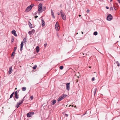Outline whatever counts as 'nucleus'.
I'll return each instance as SVG.
<instances>
[{
    "mask_svg": "<svg viewBox=\"0 0 120 120\" xmlns=\"http://www.w3.org/2000/svg\"><path fill=\"white\" fill-rule=\"evenodd\" d=\"M34 113L33 112H29L27 114V117H31L34 115Z\"/></svg>",
    "mask_w": 120,
    "mask_h": 120,
    "instance_id": "f257e3e1",
    "label": "nucleus"
},
{
    "mask_svg": "<svg viewBox=\"0 0 120 120\" xmlns=\"http://www.w3.org/2000/svg\"><path fill=\"white\" fill-rule=\"evenodd\" d=\"M112 19V17L110 14H109L107 18V19L108 20L111 21Z\"/></svg>",
    "mask_w": 120,
    "mask_h": 120,
    "instance_id": "f03ea898",
    "label": "nucleus"
},
{
    "mask_svg": "<svg viewBox=\"0 0 120 120\" xmlns=\"http://www.w3.org/2000/svg\"><path fill=\"white\" fill-rule=\"evenodd\" d=\"M55 27L57 31H58L59 30L60 27L58 24V22H57L56 23Z\"/></svg>",
    "mask_w": 120,
    "mask_h": 120,
    "instance_id": "7ed1b4c3",
    "label": "nucleus"
},
{
    "mask_svg": "<svg viewBox=\"0 0 120 120\" xmlns=\"http://www.w3.org/2000/svg\"><path fill=\"white\" fill-rule=\"evenodd\" d=\"M31 7L29 6L28 7L26 8L25 11L26 12H28L30 11L31 9Z\"/></svg>",
    "mask_w": 120,
    "mask_h": 120,
    "instance_id": "20e7f679",
    "label": "nucleus"
},
{
    "mask_svg": "<svg viewBox=\"0 0 120 120\" xmlns=\"http://www.w3.org/2000/svg\"><path fill=\"white\" fill-rule=\"evenodd\" d=\"M42 4H41L40 3L38 5V11H40L42 9Z\"/></svg>",
    "mask_w": 120,
    "mask_h": 120,
    "instance_id": "39448f33",
    "label": "nucleus"
},
{
    "mask_svg": "<svg viewBox=\"0 0 120 120\" xmlns=\"http://www.w3.org/2000/svg\"><path fill=\"white\" fill-rule=\"evenodd\" d=\"M66 87L67 90L68 91L70 90V83H68L66 84Z\"/></svg>",
    "mask_w": 120,
    "mask_h": 120,
    "instance_id": "423d86ee",
    "label": "nucleus"
},
{
    "mask_svg": "<svg viewBox=\"0 0 120 120\" xmlns=\"http://www.w3.org/2000/svg\"><path fill=\"white\" fill-rule=\"evenodd\" d=\"M12 71V67H10L8 71L9 74H11Z\"/></svg>",
    "mask_w": 120,
    "mask_h": 120,
    "instance_id": "0eeeda50",
    "label": "nucleus"
},
{
    "mask_svg": "<svg viewBox=\"0 0 120 120\" xmlns=\"http://www.w3.org/2000/svg\"><path fill=\"white\" fill-rule=\"evenodd\" d=\"M41 21H42V26L43 27V26H44L45 25V23L43 19H41Z\"/></svg>",
    "mask_w": 120,
    "mask_h": 120,
    "instance_id": "6e6552de",
    "label": "nucleus"
},
{
    "mask_svg": "<svg viewBox=\"0 0 120 120\" xmlns=\"http://www.w3.org/2000/svg\"><path fill=\"white\" fill-rule=\"evenodd\" d=\"M12 33L15 36H17V35L16 33V31L14 30H13L12 31Z\"/></svg>",
    "mask_w": 120,
    "mask_h": 120,
    "instance_id": "1a4fd4ad",
    "label": "nucleus"
},
{
    "mask_svg": "<svg viewBox=\"0 0 120 120\" xmlns=\"http://www.w3.org/2000/svg\"><path fill=\"white\" fill-rule=\"evenodd\" d=\"M63 99L64 98L62 97L61 96L57 100L58 102H59L60 101Z\"/></svg>",
    "mask_w": 120,
    "mask_h": 120,
    "instance_id": "9d476101",
    "label": "nucleus"
},
{
    "mask_svg": "<svg viewBox=\"0 0 120 120\" xmlns=\"http://www.w3.org/2000/svg\"><path fill=\"white\" fill-rule=\"evenodd\" d=\"M61 16L63 19L64 20H65L66 19V16L64 14L61 15Z\"/></svg>",
    "mask_w": 120,
    "mask_h": 120,
    "instance_id": "9b49d317",
    "label": "nucleus"
},
{
    "mask_svg": "<svg viewBox=\"0 0 120 120\" xmlns=\"http://www.w3.org/2000/svg\"><path fill=\"white\" fill-rule=\"evenodd\" d=\"M51 15L52 17L53 18H55V17L54 16V13L53 11L51 9Z\"/></svg>",
    "mask_w": 120,
    "mask_h": 120,
    "instance_id": "f8f14e48",
    "label": "nucleus"
},
{
    "mask_svg": "<svg viewBox=\"0 0 120 120\" xmlns=\"http://www.w3.org/2000/svg\"><path fill=\"white\" fill-rule=\"evenodd\" d=\"M56 102V100H53L52 101L51 104L52 105H54Z\"/></svg>",
    "mask_w": 120,
    "mask_h": 120,
    "instance_id": "ddd939ff",
    "label": "nucleus"
},
{
    "mask_svg": "<svg viewBox=\"0 0 120 120\" xmlns=\"http://www.w3.org/2000/svg\"><path fill=\"white\" fill-rule=\"evenodd\" d=\"M97 90V88H94V96H95V94L96 93V91Z\"/></svg>",
    "mask_w": 120,
    "mask_h": 120,
    "instance_id": "4468645a",
    "label": "nucleus"
},
{
    "mask_svg": "<svg viewBox=\"0 0 120 120\" xmlns=\"http://www.w3.org/2000/svg\"><path fill=\"white\" fill-rule=\"evenodd\" d=\"M36 52H38L39 51V47L38 46H37L36 48Z\"/></svg>",
    "mask_w": 120,
    "mask_h": 120,
    "instance_id": "2eb2a0df",
    "label": "nucleus"
},
{
    "mask_svg": "<svg viewBox=\"0 0 120 120\" xmlns=\"http://www.w3.org/2000/svg\"><path fill=\"white\" fill-rule=\"evenodd\" d=\"M29 25L30 27V28H32V25L31 24V23L29 21Z\"/></svg>",
    "mask_w": 120,
    "mask_h": 120,
    "instance_id": "dca6fc26",
    "label": "nucleus"
},
{
    "mask_svg": "<svg viewBox=\"0 0 120 120\" xmlns=\"http://www.w3.org/2000/svg\"><path fill=\"white\" fill-rule=\"evenodd\" d=\"M26 90V88L25 87H23L22 88V90L23 91H25Z\"/></svg>",
    "mask_w": 120,
    "mask_h": 120,
    "instance_id": "f3484780",
    "label": "nucleus"
},
{
    "mask_svg": "<svg viewBox=\"0 0 120 120\" xmlns=\"http://www.w3.org/2000/svg\"><path fill=\"white\" fill-rule=\"evenodd\" d=\"M61 96L64 99V98H65V97H66V96H67V95L65 94H63Z\"/></svg>",
    "mask_w": 120,
    "mask_h": 120,
    "instance_id": "a211bd4d",
    "label": "nucleus"
},
{
    "mask_svg": "<svg viewBox=\"0 0 120 120\" xmlns=\"http://www.w3.org/2000/svg\"><path fill=\"white\" fill-rule=\"evenodd\" d=\"M26 38H24L23 39V40L24 43H25L26 42Z\"/></svg>",
    "mask_w": 120,
    "mask_h": 120,
    "instance_id": "6ab92c4d",
    "label": "nucleus"
},
{
    "mask_svg": "<svg viewBox=\"0 0 120 120\" xmlns=\"http://www.w3.org/2000/svg\"><path fill=\"white\" fill-rule=\"evenodd\" d=\"M14 94V92H13L10 95V98H12Z\"/></svg>",
    "mask_w": 120,
    "mask_h": 120,
    "instance_id": "aec40b11",
    "label": "nucleus"
},
{
    "mask_svg": "<svg viewBox=\"0 0 120 120\" xmlns=\"http://www.w3.org/2000/svg\"><path fill=\"white\" fill-rule=\"evenodd\" d=\"M15 98L17 99H18L19 98V96L17 95V94H15Z\"/></svg>",
    "mask_w": 120,
    "mask_h": 120,
    "instance_id": "412c9836",
    "label": "nucleus"
},
{
    "mask_svg": "<svg viewBox=\"0 0 120 120\" xmlns=\"http://www.w3.org/2000/svg\"><path fill=\"white\" fill-rule=\"evenodd\" d=\"M93 34L95 35H96L98 34V32L96 31H95L94 32Z\"/></svg>",
    "mask_w": 120,
    "mask_h": 120,
    "instance_id": "4be33fe9",
    "label": "nucleus"
},
{
    "mask_svg": "<svg viewBox=\"0 0 120 120\" xmlns=\"http://www.w3.org/2000/svg\"><path fill=\"white\" fill-rule=\"evenodd\" d=\"M23 99L22 100V101H19V103H18L20 105V104H22V103H23Z\"/></svg>",
    "mask_w": 120,
    "mask_h": 120,
    "instance_id": "5701e85b",
    "label": "nucleus"
},
{
    "mask_svg": "<svg viewBox=\"0 0 120 120\" xmlns=\"http://www.w3.org/2000/svg\"><path fill=\"white\" fill-rule=\"evenodd\" d=\"M20 105V104L19 103H18L17 105H16L15 106L17 108H18L19 107V106Z\"/></svg>",
    "mask_w": 120,
    "mask_h": 120,
    "instance_id": "b1692460",
    "label": "nucleus"
},
{
    "mask_svg": "<svg viewBox=\"0 0 120 120\" xmlns=\"http://www.w3.org/2000/svg\"><path fill=\"white\" fill-rule=\"evenodd\" d=\"M37 67V65H35L34 66V67H33V69L34 70Z\"/></svg>",
    "mask_w": 120,
    "mask_h": 120,
    "instance_id": "393cba45",
    "label": "nucleus"
},
{
    "mask_svg": "<svg viewBox=\"0 0 120 120\" xmlns=\"http://www.w3.org/2000/svg\"><path fill=\"white\" fill-rule=\"evenodd\" d=\"M23 41H22L21 44V47H23Z\"/></svg>",
    "mask_w": 120,
    "mask_h": 120,
    "instance_id": "a878e982",
    "label": "nucleus"
},
{
    "mask_svg": "<svg viewBox=\"0 0 120 120\" xmlns=\"http://www.w3.org/2000/svg\"><path fill=\"white\" fill-rule=\"evenodd\" d=\"M116 63L117 64V66L119 67L120 66V64L117 61H116Z\"/></svg>",
    "mask_w": 120,
    "mask_h": 120,
    "instance_id": "bb28decb",
    "label": "nucleus"
},
{
    "mask_svg": "<svg viewBox=\"0 0 120 120\" xmlns=\"http://www.w3.org/2000/svg\"><path fill=\"white\" fill-rule=\"evenodd\" d=\"M60 13H61V15H64V13H63V12L62 11V10L60 11Z\"/></svg>",
    "mask_w": 120,
    "mask_h": 120,
    "instance_id": "cd10ccee",
    "label": "nucleus"
},
{
    "mask_svg": "<svg viewBox=\"0 0 120 120\" xmlns=\"http://www.w3.org/2000/svg\"><path fill=\"white\" fill-rule=\"evenodd\" d=\"M34 6V4H31L30 6V7H31V8H32V7Z\"/></svg>",
    "mask_w": 120,
    "mask_h": 120,
    "instance_id": "c85d7f7f",
    "label": "nucleus"
},
{
    "mask_svg": "<svg viewBox=\"0 0 120 120\" xmlns=\"http://www.w3.org/2000/svg\"><path fill=\"white\" fill-rule=\"evenodd\" d=\"M63 66H61L60 67V68L61 70H62L63 69Z\"/></svg>",
    "mask_w": 120,
    "mask_h": 120,
    "instance_id": "c756f323",
    "label": "nucleus"
},
{
    "mask_svg": "<svg viewBox=\"0 0 120 120\" xmlns=\"http://www.w3.org/2000/svg\"><path fill=\"white\" fill-rule=\"evenodd\" d=\"M28 33L30 35H31L32 34V32L31 31H29L28 32Z\"/></svg>",
    "mask_w": 120,
    "mask_h": 120,
    "instance_id": "7c9ffc66",
    "label": "nucleus"
},
{
    "mask_svg": "<svg viewBox=\"0 0 120 120\" xmlns=\"http://www.w3.org/2000/svg\"><path fill=\"white\" fill-rule=\"evenodd\" d=\"M14 53H15L14 52H13L12 53L11 55L12 56H14Z\"/></svg>",
    "mask_w": 120,
    "mask_h": 120,
    "instance_id": "2f4dec72",
    "label": "nucleus"
},
{
    "mask_svg": "<svg viewBox=\"0 0 120 120\" xmlns=\"http://www.w3.org/2000/svg\"><path fill=\"white\" fill-rule=\"evenodd\" d=\"M31 32H32V33H33L34 34L35 32V31L34 30H33L31 31Z\"/></svg>",
    "mask_w": 120,
    "mask_h": 120,
    "instance_id": "473e14b6",
    "label": "nucleus"
},
{
    "mask_svg": "<svg viewBox=\"0 0 120 120\" xmlns=\"http://www.w3.org/2000/svg\"><path fill=\"white\" fill-rule=\"evenodd\" d=\"M110 10H113V8L112 7H111L110 8Z\"/></svg>",
    "mask_w": 120,
    "mask_h": 120,
    "instance_id": "72a5a7b5",
    "label": "nucleus"
},
{
    "mask_svg": "<svg viewBox=\"0 0 120 120\" xmlns=\"http://www.w3.org/2000/svg\"><path fill=\"white\" fill-rule=\"evenodd\" d=\"M30 98L31 100H32L33 99V96H31L30 97Z\"/></svg>",
    "mask_w": 120,
    "mask_h": 120,
    "instance_id": "f704fd0d",
    "label": "nucleus"
},
{
    "mask_svg": "<svg viewBox=\"0 0 120 120\" xmlns=\"http://www.w3.org/2000/svg\"><path fill=\"white\" fill-rule=\"evenodd\" d=\"M46 9V8L45 7H44V8H43L42 10L43 11H45Z\"/></svg>",
    "mask_w": 120,
    "mask_h": 120,
    "instance_id": "c9c22d12",
    "label": "nucleus"
},
{
    "mask_svg": "<svg viewBox=\"0 0 120 120\" xmlns=\"http://www.w3.org/2000/svg\"><path fill=\"white\" fill-rule=\"evenodd\" d=\"M14 38L13 37H12L11 38V42H13L14 41Z\"/></svg>",
    "mask_w": 120,
    "mask_h": 120,
    "instance_id": "e433bc0d",
    "label": "nucleus"
},
{
    "mask_svg": "<svg viewBox=\"0 0 120 120\" xmlns=\"http://www.w3.org/2000/svg\"><path fill=\"white\" fill-rule=\"evenodd\" d=\"M47 45V43L46 42L45 43V44H44V46L45 47H46V46Z\"/></svg>",
    "mask_w": 120,
    "mask_h": 120,
    "instance_id": "4c0bfd02",
    "label": "nucleus"
},
{
    "mask_svg": "<svg viewBox=\"0 0 120 120\" xmlns=\"http://www.w3.org/2000/svg\"><path fill=\"white\" fill-rule=\"evenodd\" d=\"M17 49V47H15L14 48V51H15Z\"/></svg>",
    "mask_w": 120,
    "mask_h": 120,
    "instance_id": "58836bf2",
    "label": "nucleus"
},
{
    "mask_svg": "<svg viewBox=\"0 0 120 120\" xmlns=\"http://www.w3.org/2000/svg\"><path fill=\"white\" fill-rule=\"evenodd\" d=\"M94 79H95L94 78V77H93V78H92V80L93 81H94Z\"/></svg>",
    "mask_w": 120,
    "mask_h": 120,
    "instance_id": "ea45409f",
    "label": "nucleus"
},
{
    "mask_svg": "<svg viewBox=\"0 0 120 120\" xmlns=\"http://www.w3.org/2000/svg\"><path fill=\"white\" fill-rule=\"evenodd\" d=\"M22 48L23 47H21V48L20 49V50L21 51L22 50Z\"/></svg>",
    "mask_w": 120,
    "mask_h": 120,
    "instance_id": "a19ab883",
    "label": "nucleus"
},
{
    "mask_svg": "<svg viewBox=\"0 0 120 120\" xmlns=\"http://www.w3.org/2000/svg\"><path fill=\"white\" fill-rule=\"evenodd\" d=\"M17 93H18L17 91H16L15 93V94H17Z\"/></svg>",
    "mask_w": 120,
    "mask_h": 120,
    "instance_id": "79ce46f5",
    "label": "nucleus"
},
{
    "mask_svg": "<svg viewBox=\"0 0 120 120\" xmlns=\"http://www.w3.org/2000/svg\"><path fill=\"white\" fill-rule=\"evenodd\" d=\"M38 17V16H35V19H36Z\"/></svg>",
    "mask_w": 120,
    "mask_h": 120,
    "instance_id": "37998d69",
    "label": "nucleus"
},
{
    "mask_svg": "<svg viewBox=\"0 0 120 120\" xmlns=\"http://www.w3.org/2000/svg\"><path fill=\"white\" fill-rule=\"evenodd\" d=\"M89 11H90V10H89V9H88L87 10V13H89Z\"/></svg>",
    "mask_w": 120,
    "mask_h": 120,
    "instance_id": "c03bdc74",
    "label": "nucleus"
},
{
    "mask_svg": "<svg viewBox=\"0 0 120 120\" xmlns=\"http://www.w3.org/2000/svg\"><path fill=\"white\" fill-rule=\"evenodd\" d=\"M105 7L107 9H109V7H108L107 6H106Z\"/></svg>",
    "mask_w": 120,
    "mask_h": 120,
    "instance_id": "a18cd8bd",
    "label": "nucleus"
},
{
    "mask_svg": "<svg viewBox=\"0 0 120 120\" xmlns=\"http://www.w3.org/2000/svg\"><path fill=\"white\" fill-rule=\"evenodd\" d=\"M35 0L36 1H43V0Z\"/></svg>",
    "mask_w": 120,
    "mask_h": 120,
    "instance_id": "49530a36",
    "label": "nucleus"
},
{
    "mask_svg": "<svg viewBox=\"0 0 120 120\" xmlns=\"http://www.w3.org/2000/svg\"><path fill=\"white\" fill-rule=\"evenodd\" d=\"M65 115L66 116L68 117V114H65Z\"/></svg>",
    "mask_w": 120,
    "mask_h": 120,
    "instance_id": "de8ad7c7",
    "label": "nucleus"
},
{
    "mask_svg": "<svg viewBox=\"0 0 120 120\" xmlns=\"http://www.w3.org/2000/svg\"><path fill=\"white\" fill-rule=\"evenodd\" d=\"M38 13V12H35V15H36Z\"/></svg>",
    "mask_w": 120,
    "mask_h": 120,
    "instance_id": "09e8293b",
    "label": "nucleus"
},
{
    "mask_svg": "<svg viewBox=\"0 0 120 120\" xmlns=\"http://www.w3.org/2000/svg\"><path fill=\"white\" fill-rule=\"evenodd\" d=\"M57 14L58 15H60V13L59 12H57Z\"/></svg>",
    "mask_w": 120,
    "mask_h": 120,
    "instance_id": "8fccbe9b",
    "label": "nucleus"
},
{
    "mask_svg": "<svg viewBox=\"0 0 120 120\" xmlns=\"http://www.w3.org/2000/svg\"><path fill=\"white\" fill-rule=\"evenodd\" d=\"M120 3V0H117Z\"/></svg>",
    "mask_w": 120,
    "mask_h": 120,
    "instance_id": "3c124183",
    "label": "nucleus"
},
{
    "mask_svg": "<svg viewBox=\"0 0 120 120\" xmlns=\"http://www.w3.org/2000/svg\"><path fill=\"white\" fill-rule=\"evenodd\" d=\"M19 90H18L17 91V92H19Z\"/></svg>",
    "mask_w": 120,
    "mask_h": 120,
    "instance_id": "603ef678",
    "label": "nucleus"
},
{
    "mask_svg": "<svg viewBox=\"0 0 120 120\" xmlns=\"http://www.w3.org/2000/svg\"><path fill=\"white\" fill-rule=\"evenodd\" d=\"M114 9H115V10H116V9L115 8V7H114Z\"/></svg>",
    "mask_w": 120,
    "mask_h": 120,
    "instance_id": "864d4df0",
    "label": "nucleus"
},
{
    "mask_svg": "<svg viewBox=\"0 0 120 120\" xmlns=\"http://www.w3.org/2000/svg\"><path fill=\"white\" fill-rule=\"evenodd\" d=\"M79 17H80V16H81V15H79Z\"/></svg>",
    "mask_w": 120,
    "mask_h": 120,
    "instance_id": "5fc2aeb1",
    "label": "nucleus"
},
{
    "mask_svg": "<svg viewBox=\"0 0 120 120\" xmlns=\"http://www.w3.org/2000/svg\"><path fill=\"white\" fill-rule=\"evenodd\" d=\"M112 0H110V2H111L112 1Z\"/></svg>",
    "mask_w": 120,
    "mask_h": 120,
    "instance_id": "6e6d98bb",
    "label": "nucleus"
},
{
    "mask_svg": "<svg viewBox=\"0 0 120 120\" xmlns=\"http://www.w3.org/2000/svg\"><path fill=\"white\" fill-rule=\"evenodd\" d=\"M14 100H15V101H16V100L15 99V98H14Z\"/></svg>",
    "mask_w": 120,
    "mask_h": 120,
    "instance_id": "4d7b16f0",
    "label": "nucleus"
},
{
    "mask_svg": "<svg viewBox=\"0 0 120 120\" xmlns=\"http://www.w3.org/2000/svg\"><path fill=\"white\" fill-rule=\"evenodd\" d=\"M17 89V88H15V90H16Z\"/></svg>",
    "mask_w": 120,
    "mask_h": 120,
    "instance_id": "13d9d810",
    "label": "nucleus"
},
{
    "mask_svg": "<svg viewBox=\"0 0 120 120\" xmlns=\"http://www.w3.org/2000/svg\"><path fill=\"white\" fill-rule=\"evenodd\" d=\"M82 34H83V33L82 32Z\"/></svg>",
    "mask_w": 120,
    "mask_h": 120,
    "instance_id": "bf43d9fd",
    "label": "nucleus"
},
{
    "mask_svg": "<svg viewBox=\"0 0 120 120\" xmlns=\"http://www.w3.org/2000/svg\"><path fill=\"white\" fill-rule=\"evenodd\" d=\"M71 106V105H69V107H70V106Z\"/></svg>",
    "mask_w": 120,
    "mask_h": 120,
    "instance_id": "052dcab7",
    "label": "nucleus"
},
{
    "mask_svg": "<svg viewBox=\"0 0 120 120\" xmlns=\"http://www.w3.org/2000/svg\"><path fill=\"white\" fill-rule=\"evenodd\" d=\"M25 97H24L23 99H24V98H25Z\"/></svg>",
    "mask_w": 120,
    "mask_h": 120,
    "instance_id": "680f3d73",
    "label": "nucleus"
},
{
    "mask_svg": "<svg viewBox=\"0 0 120 120\" xmlns=\"http://www.w3.org/2000/svg\"><path fill=\"white\" fill-rule=\"evenodd\" d=\"M73 105H72V107H73Z\"/></svg>",
    "mask_w": 120,
    "mask_h": 120,
    "instance_id": "e2e57ef3",
    "label": "nucleus"
},
{
    "mask_svg": "<svg viewBox=\"0 0 120 120\" xmlns=\"http://www.w3.org/2000/svg\"><path fill=\"white\" fill-rule=\"evenodd\" d=\"M76 105H75V107H76Z\"/></svg>",
    "mask_w": 120,
    "mask_h": 120,
    "instance_id": "0e129e2a",
    "label": "nucleus"
},
{
    "mask_svg": "<svg viewBox=\"0 0 120 120\" xmlns=\"http://www.w3.org/2000/svg\"><path fill=\"white\" fill-rule=\"evenodd\" d=\"M89 68H91V67H89Z\"/></svg>",
    "mask_w": 120,
    "mask_h": 120,
    "instance_id": "69168bd1",
    "label": "nucleus"
},
{
    "mask_svg": "<svg viewBox=\"0 0 120 120\" xmlns=\"http://www.w3.org/2000/svg\"><path fill=\"white\" fill-rule=\"evenodd\" d=\"M66 106H67V105H66Z\"/></svg>",
    "mask_w": 120,
    "mask_h": 120,
    "instance_id": "338daca9",
    "label": "nucleus"
}]
</instances>
